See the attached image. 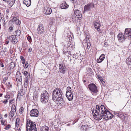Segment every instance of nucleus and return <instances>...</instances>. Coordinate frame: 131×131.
I'll return each mask as SVG.
<instances>
[{
    "instance_id": "6ab92c4d",
    "label": "nucleus",
    "mask_w": 131,
    "mask_h": 131,
    "mask_svg": "<svg viewBox=\"0 0 131 131\" xmlns=\"http://www.w3.org/2000/svg\"><path fill=\"white\" fill-rule=\"evenodd\" d=\"M66 96L69 101H72L73 99L72 93L71 92H66Z\"/></svg>"
},
{
    "instance_id": "c756f323",
    "label": "nucleus",
    "mask_w": 131,
    "mask_h": 131,
    "mask_svg": "<svg viewBox=\"0 0 131 131\" xmlns=\"http://www.w3.org/2000/svg\"><path fill=\"white\" fill-rule=\"evenodd\" d=\"M15 35L16 36H18L20 35V31L19 30H17L15 32Z\"/></svg>"
},
{
    "instance_id": "a19ab883",
    "label": "nucleus",
    "mask_w": 131,
    "mask_h": 131,
    "mask_svg": "<svg viewBox=\"0 0 131 131\" xmlns=\"http://www.w3.org/2000/svg\"><path fill=\"white\" fill-rule=\"evenodd\" d=\"M15 22L16 24L18 25H20L21 23L20 21L18 19L15 20Z\"/></svg>"
},
{
    "instance_id": "58836bf2",
    "label": "nucleus",
    "mask_w": 131,
    "mask_h": 131,
    "mask_svg": "<svg viewBox=\"0 0 131 131\" xmlns=\"http://www.w3.org/2000/svg\"><path fill=\"white\" fill-rule=\"evenodd\" d=\"M20 58L22 61V63H23V64H24L25 63V59L24 58V57L23 56H21L20 57Z\"/></svg>"
},
{
    "instance_id": "dca6fc26",
    "label": "nucleus",
    "mask_w": 131,
    "mask_h": 131,
    "mask_svg": "<svg viewBox=\"0 0 131 131\" xmlns=\"http://www.w3.org/2000/svg\"><path fill=\"white\" fill-rule=\"evenodd\" d=\"M52 9L51 8L46 7H44L43 12L45 14L47 15L51 14L52 12Z\"/></svg>"
},
{
    "instance_id": "423d86ee",
    "label": "nucleus",
    "mask_w": 131,
    "mask_h": 131,
    "mask_svg": "<svg viewBox=\"0 0 131 131\" xmlns=\"http://www.w3.org/2000/svg\"><path fill=\"white\" fill-rule=\"evenodd\" d=\"M88 88L93 95H96L98 92L97 87L94 84L92 83L88 85Z\"/></svg>"
},
{
    "instance_id": "2f4dec72",
    "label": "nucleus",
    "mask_w": 131,
    "mask_h": 131,
    "mask_svg": "<svg viewBox=\"0 0 131 131\" xmlns=\"http://www.w3.org/2000/svg\"><path fill=\"white\" fill-rule=\"evenodd\" d=\"M127 63L128 64H130L131 63V56H129L126 60Z\"/></svg>"
},
{
    "instance_id": "5701e85b",
    "label": "nucleus",
    "mask_w": 131,
    "mask_h": 131,
    "mask_svg": "<svg viewBox=\"0 0 131 131\" xmlns=\"http://www.w3.org/2000/svg\"><path fill=\"white\" fill-rule=\"evenodd\" d=\"M69 5L67 4L66 2L62 3L60 5L61 8L63 9H66L68 7Z\"/></svg>"
},
{
    "instance_id": "1a4fd4ad",
    "label": "nucleus",
    "mask_w": 131,
    "mask_h": 131,
    "mask_svg": "<svg viewBox=\"0 0 131 131\" xmlns=\"http://www.w3.org/2000/svg\"><path fill=\"white\" fill-rule=\"evenodd\" d=\"M82 17V14L81 12L78 10H76L74 11L73 15V19L74 20L75 19V18H77L80 19Z\"/></svg>"
},
{
    "instance_id": "7ed1b4c3",
    "label": "nucleus",
    "mask_w": 131,
    "mask_h": 131,
    "mask_svg": "<svg viewBox=\"0 0 131 131\" xmlns=\"http://www.w3.org/2000/svg\"><path fill=\"white\" fill-rule=\"evenodd\" d=\"M26 130L27 131H37L35 123L30 120H27L26 122Z\"/></svg>"
},
{
    "instance_id": "c03bdc74",
    "label": "nucleus",
    "mask_w": 131,
    "mask_h": 131,
    "mask_svg": "<svg viewBox=\"0 0 131 131\" xmlns=\"http://www.w3.org/2000/svg\"><path fill=\"white\" fill-rule=\"evenodd\" d=\"M10 127V126L9 125V124L8 125H7L6 127H5V129L6 130H8V128Z\"/></svg>"
},
{
    "instance_id": "39448f33",
    "label": "nucleus",
    "mask_w": 131,
    "mask_h": 131,
    "mask_svg": "<svg viewBox=\"0 0 131 131\" xmlns=\"http://www.w3.org/2000/svg\"><path fill=\"white\" fill-rule=\"evenodd\" d=\"M100 108L101 113H99V114H98L96 115V116H94V117H95L97 120L99 121L101 120L102 118V115H103V114L107 110V108L103 105H101Z\"/></svg>"
},
{
    "instance_id": "09e8293b",
    "label": "nucleus",
    "mask_w": 131,
    "mask_h": 131,
    "mask_svg": "<svg viewBox=\"0 0 131 131\" xmlns=\"http://www.w3.org/2000/svg\"><path fill=\"white\" fill-rule=\"evenodd\" d=\"M32 49L30 47H29L28 50V51L29 52H30L31 51H32Z\"/></svg>"
},
{
    "instance_id": "ea45409f",
    "label": "nucleus",
    "mask_w": 131,
    "mask_h": 131,
    "mask_svg": "<svg viewBox=\"0 0 131 131\" xmlns=\"http://www.w3.org/2000/svg\"><path fill=\"white\" fill-rule=\"evenodd\" d=\"M24 109V108L23 107H21L20 108L19 111L20 114H21L23 112Z\"/></svg>"
},
{
    "instance_id": "680f3d73",
    "label": "nucleus",
    "mask_w": 131,
    "mask_h": 131,
    "mask_svg": "<svg viewBox=\"0 0 131 131\" xmlns=\"http://www.w3.org/2000/svg\"><path fill=\"white\" fill-rule=\"evenodd\" d=\"M102 83L103 84V85L104 86V85L105 84V82L104 81H103V82H102Z\"/></svg>"
},
{
    "instance_id": "8fccbe9b",
    "label": "nucleus",
    "mask_w": 131,
    "mask_h": 131,
    "mask_svg": "<svg viewBox=\"0 0 131 131\" xmlns=\"http://www.w3.org/2000/svg\"><path fill=\"white\" fill-rule=\"evenodd\" d=\"M17 119H16V120L15 125H16V127H18V126L19 124L18 123H17Z\"/></svg>"
},
{
    "instance_id": "20e7f679",
    "label": "nucleus",
    "mask_w": 131,
    "mask_h": 131,
    "mask_svg": "<svg viewBox=\"0 0 131 131\" xmlns=\"http://www.w3.org/2000/svg\"><path fill=\"white\" fill-rule=\"evenodd\" d=\"M41 102L45 104L48 101L49 95L47 91H43L41 93Z\"/></svg>"
},
{
    "instance_id": "f03ea898",
    "label": "nucleus",
    "mask_w": 131,
    "mask_h": 131,
    "mask_svg": "<svg viewBox=\"0 0 131 131\" xmlns=\"http://www.w3.org/2000/svg\"><path fill=\"white\" fill-rule=\"evenodd\" d=\"M73 45H70L68 47H66L65 45H64V47H63V51L64 54L65 53H68L70 54L69 56V55H68V57H69L68 59L71 60V58L70 57L72 55V54H73L74 53V50L72 48Z\"/></svg>"
},
{
    "instance_id": "aec40b11",
    "label": "nucleus",
    "mask_w": 131,
    "mask_h": 131,
    "mask_svg": "<svg viewBox=\"0 0 131 131\" xmlns=\"http://www.w3.org/2000/svg\"><path fill=\"white\" fill-rule=\"evenodd\" d=\"M105 56L104 54H102L99 57V59H97V62L98 63H100L102 62L104 60Z\"/></svg>"
},
{
    "instance_id": "f257e3e1",
    "label": "nucleus",
    "mask_w": 131,
    "mask_h": 131,
    "mask_svg": "<svg viewBox=\"0 0 131 131\" xmlns=\"http://www.w3.org/2000/svg\"><path fill=\"white\" fill-rule=\"evenodd\" d=\"M62 91L60 88L55 89L52 93V99L53 101H58L59 103L63 102Z\"/></svg>"
},
{
    "instance_id": "338daca9",
    "label": "nucleus",
    "mask_w": 131,
    "mask_h": 131,
    "mask_svg": "<svg viewBox=\"0 0 131 131\" xmlns=\"http://www.w3.org/2000/svg\"><path fill=\"white\" fill-rule=\"evenodd\" d=\"M10 87H12V84H10Z\"/></svg>"
},
{
    "instance_id": "774afa93",
    "label": "nucleus",
    "mask_w": 131,
    "mask_h": 131,
    "mask_svg": "<svg viewBox=\"0 0 131 131\" xmlns=\"http://www.w3.org/2000/svg\"><path fill=\"white\" fill-rule=\"evenodd\" d=\"M6 12H7V13H8V12H9V11L8 10H6Z\"/></svg>"
},
{
    "instance_id": "69168bd1",
    "label": "nucleus",
    "mask_w": 131,
    "mask_h": 131,
    "mask_svg": "<svg viewBox=\"0 0 131 131\" xmlns=\"http://www.w3.org/2000/svg\"><path fill=\"white\" fill-rule=\"evenodd\" d=\"M3 94L2 93L0 94V97L2 96Z\"/></svg>"
},
{
    "instance_id": "6e6552de",
    "label": "nucleus",
    "mask_w": 131,
    "mask_h": 131,
    "mask_svg": "<svg viewBox=\"0 0 131 131\" xmlns=\"http://www.w3.org/2000/svg\"><path fill=\"white\" fill-rule=\"evenodd\" d=\"M94 7L93 3H90L85 5L84 7L83 12H88L91 10V8Z\"/></svg>"
},
{
    "instance_id": "473e14b6",
    "label": "nucleus",
    "mask_w": 131,
    "mask_h": 131,
    "mask_svg": "<svg viewBox=\"0 0 131 131\" xmlns=\"http://www.w3.org/2000/svg\"><path fill=\"white\" fill-rule=\"evenodd\" d=\"M23 89L20 90L19 91V93L18 94V96H19V95L21 96H22L24 94V92H23Z\"/></svg>"
},
{
    "instance_id": "2eb2a0df",
    "label": "nucleus",
    "mask_w": 131,
    "mask_h": 131,
    "mask_svg": "<svg viewBox=\"0 0 131 131\" xmlns=\"http://www.w3.org/2000/svg\"><path fill=\"white\" fill-rule=\"evenodd\" d=\"M9 38L13 44H15L18 42L17 38L15 35H12L9 36Z\"/></svg>"
},
{
    "instance_id": "4468645a",
    "label": "nucleus",
    "mask_w": 131,
    "mask_h": 131,
    "mask_svg": "<svg viewBox=\"0 0 131 131\" xmlns=\"http://www.w3.org/2000/svg\"><path fill=\"white\" fill-rule=\"evenodd\" d=\"M38 111L36 109H33L30 112V115L31 116L37 117L38 116Z\"/></svg>"
},
{
    "instance_id": "e2e57ef3",
    "label": "nucleus",
    "mask_w": 131,
    "mask_h": 131,
    "mask_svg": "<svg viewBox=\"0 0 131 131\" xmlns=\"http://www.w3.org/2000/svg\"><path fill=\"white\" fill-rule=\"evenodd\" d=\"M10 82H8V83H7V85H8V86L10 84Z\"/></svg>"
},
{
    "instance_id": "5fc2aeb1",
    "label": "nucleus",
    "mask_w": 131,
    "mask_h": 131,
    "mask_svg": "<svg viewBox=\"0 0 131 131\" xmlns=\"http://www.w3.org/2000/svg\"><path fill=\"white\" fill-rule=\"evenodd\" d=\"M107 45L108 44L107 42H105L104 44V46L105 47H106Z\"/></svg>"
},
{
    "instance_id": "cd10ccee",
    "label": "nucleus",
    "mask_w": 131,
    "mask_h": 131,
    "mask_svg": "<svg viewBox=\"0 0 131 131\" xmlns=\"http://www.w3.org/2000/svg\"><path fill=\"white\" fill-rule=\"evenodd\" d=\"M87 70L88 73L89 74H92L93 72L91 68H87Z\"/></svg>"
},
{
    "instance_id": "9b49d317",
    "label": "nucleus",
    "mask_w": 131,
    "mask_h": 131,
    "mask_svg": "<svg viewBox=\"0 0 131 131\" xmlns=\"http://www.w3.org/2000/svg\"><path fill=\"white\" fill-rule=\"evenodd\" d=\"M118 40L121 43L124 42L125 40L127 38L122 33H119L117 36Z\"/></svg>"
},
{
    "instance_id": "3c124183",
    "label": "nucleus",
    "mask_w": 131,
    "mask_h": 131,
    "mask_svg": "<svg viewBox=\"0 0 131 131\" xmlns=\"http://www.w3.org/2000/svg\"><path fill=\"white\" fill-rule=\"evenodd\" d=\"M5 97L7 99H9L10 97V96L9 95H6L5 96Z\"/></svg>"
},
{
    "instance_id": "603ef678",
    "label": "nucleus",
    "mask_w": 131,
    "mask_h": 131,
    "mask_svg": "<svg viewBox=\"0 0 131 131\" xmlns=\"http://www.w3.org/2000/svg\"><path fill=\"white\" fill-rule=\"evenodd\" d=\"M8 100L7 99H6L5 100V101H3V103H4L5 104H6V103L8 102Z\"/></svg>"
},
{
    "instance_id": "f704fd0d",
    "label": "nucleus",
    "mask_w": 131,
    "mask_h": 131,
    "mask_svg": "<svg viewBox=\"0 0 131 131\" xmlns=\"http://www.w3.org/2000/svg\"><path fill=\"white\" fill-rule=\"evenodd\" d=\"M71 54L72 55L73 54V58H74L75 59H76L78 58V56L77 53H76L75 54L74 53L73 54Z\"/></svg>"
},
{
    "instance_id": "a18cd8bd",
    "label": "nucleus",
    "mask_w": 131,
    "mask_h": 131,
    "mask_svg": "<svg viewBox=\"0 0 131 131\" xmlns=\"http://www.w3.org/2000/svg\"><path fill=\"white\" fill-rule=\"evenodd\" d=\"M10 66H12L11 67H10L11 68H13L14 67V63L13 62H11L10 63Z\"/></svg>"
},
{
    "instance_id": "79ce46f5",
    "label": "nucleus",
    "mask_w": 131,
    "mask_h": 131,
    "mask_svg": "<svg viewBox=\"0 0 131 131\" xmlns=\"http://www.w3.org/2000/svg\"><path fill=\"white\" fill-rule=\"evenodd\" d=\"M67 90L66 92H71V88L70 87H68L67 88Z\"/></svg>"
},
{
    "instance_id": "c9c22d12",
    "label": "nucleus",
    "mask_w": 131,
    "mask_h": 131,
    "mask_svg": "<svg viewBox=\"0 0 131 131\" xmlns=\"http://www.w3.org/2000/svg\"><path fill=\"white\" fill-rule=\"evenodd\" d=\"M1 123L2 125L5 126L7 124V122L5 121V120H2Z\"/></svg>"
},
{
    "instance_id": "0e129e2a",
    "label": "nucleus",
    "mask_w": 131,
    "mask_h": 131,
    "mask_svg": "<svg viewBox=\"0 0 131 131\" xmlns=\"http://www.w3.org/2000/svg\"><path fill=\"white\" fill-rule=\"evenodd\" d=\"M3 0L4 1L7 2H8V0Z\"/></svg>"
},
{
    "instance_id": "de8ad7c7",
    "label": "nucleus",
    "mask_w": 131,
    "mask_h": 131,
    "mask_svg": "<svg viewBox=\"0 0 131 131\" xmlns=\"http://www.w3.org/2000/svg\"><path fill=\"white\" fill-rule=\"evenodd\" d=\"M14 99L10 100L9 101V103L11 104H12L14 103Z\"/></svg>"
},
{
    "instance_id": "bf43d9fd",
    "label": "nucleus",
    "mask_w": 131,
    "mask_h": 131,
    "mask_svg": "<svg viewBox=\"0 0 131 131\" xmlns=\"http://www.w3.org/2000/svg\"><path fill=\"white\" fill-rule=\"evenodd\" d=\"M9 41L6 40V41L5 43L6 44H8L9 43Z\"/></svg>"
},
{
    "instance_id": "ddd939ff",
    "label": "nucleus",
    "mask_w": 131,
    "mask_h": 131,
    "mask_svg": "<svg viewBox=\"0 0 131 131\" xmlns=\"http://www.w3.org/2000/svg\"><path fill=\"white\" fill-rule=\"evenodd\" d=\"M124 35L128 39L131 38V29L128 28L125 29L124 32Z\"/></svg>"
},
{
    "instance_id": "6e6d98bb",
    "label": "nucleus",
    "mask_w": 131,
    "mask_h": 131,
    "mask_svg": "<svg viewBox=\"0 0 131 131\" xmlns=\"http://www.w3.org/2000/svg\"><path fill=\"white\" fill-rule=\"evenodd\" d=\"M2 13H0V20L2 19Z\"/></svg>"
},
{
    "instance_id": "e433bc0d",
    "label": "nucleus",
    "mask_w": 131,
    "mask_h": 131,
    "mask_svg": "<svg viewBox=\"0 0 131 131\" xmlns=\"http://www.w3.org/2000/svg\"><path fill=\"white\" fill-rule=\"evenodd\" d=\"M27 39L28 41L30 43H31L32 42V40L31 37L28 35Z\"/></svg>"
},
{
    "instance_id": "b1692460",
    "label": "nucleus",
    "mask_w": 131,
    "mask_h": 131,
    "mask_svg": "<svg viewBox=\"0 0 131 131\" xmlns=\"http://www.w3.org/2000/svg\"><path fill=\"white\" fill-rule=\"evenodd\" d=\"M31 0H24L23 3L25 4L27 7H28L31 5Z\"/></svg>"
},
{
    "instance_id": "c85d7f7f",
    "label": "nucleus",
    "mask_w": 131,
    "mask_h": 131,
    "mask_svg": "<svg viewBox=\"0 0 131 131\" xmlns=\"http://www.w3.org/2000/svg\"><path fill=\"white\" fill-rule=\"evenodd\" d=\"M81 129L82 131H86L87 129L85 125H82L81 127Z\"/></svg>"
},
{
    "instance_id": "4c0bfd02",
    "label": "nucleus",
    "mask_w": 131,
    "mask_h": 131,
    "mask_svg": "<svg viewBox=\"0 0 131 131\" xmlns=\"http://www.w3.org/2000/svg\"><path fill=\"white\" fill-rule=\"evenodd\" d=\"M24 75V76L26 77L29 74V76H30V74L29 73H28V72L27 71H25L23 73Z\"/></svg>"
},
{
    "instance_id": "0eeeda50",
    "label": "nucleus",
    "mask_w": 131,
    "mask_h": 131,
    "mask_svg": "<svg viewBox=\"0 0 131 131\" xmlns=\"http://www.w3.org/2000/svg\"><path fill=\"white\" fill-rule=\"evenodd\" d=\"M102 116H103V119H105L106 120L111 119L113 117V115L111 114L107 109V110Z\"/></svg>"
},
{
    "instance_id": "7c9ffc66",
    "label": "nucleus",
    "mask_w": 131,
    "mask_h": 131,
    "mask_svg": "<svg viewBox=\"0 0 131 131\" xmlns=\"http://www.w3.org/2000/svg\"><path fill=\"white\" fill-rule=\"evenodd\" d=\"M17 83L19 84H21L22 82V77L16 79Z\"/></svg>"
},
{
    "instance_id": "13d9d810",
    "label": "nucleus",
    "mask_w": 131,
    "mask_h": 131,
    "mask_svg": "<svg viewBox=\"0 0 131 131\" xmlns=\"http://www.w3.org/2000/svg\"><path fill=\"white\" fill-rule=\"evenodd\" d=\"M70 1H72L73 3H75L76 2L77 0H70Z\"/></svg>"
},
{
    "instance_id": "864d4df0",
    "label": "nucleus",
    "mask_w": 131,
    "mask_h": 131,
    "mask_svg": "<svg viewBox=\"0 0 131 131\" xmlns=\"http://www.w3.org/2000/svg\"><path fill=\"white\" fill-rule=\"evenodd\" d=\"M9 29L10 31L12 30H13V28L12 26L10 27L9 28Z\"/></svg>"
},
{
    "instance_id": "9d476101",
    "label": "nucleus",
    "mask_w": 131,
    "mask_h": 131,
    "mask_svg": "<svg viewBox=\"0 0 131 131\" xmlns=\"http://www.w3.org/2000/svg\"><path fill=\"white\" fill-rule=\"evenodd\" d=\"M100 106L99 105H97L95 108H93L92 110V113L93 114V115L94 116H96L99 113H101Z\"/></svg>"
},
{
    "instance_id": "412c9836",
    "label": "nucleus",
    "mask_w": 131,
    "mask_h": 131,
    "mask_svg": "<svg viewBox=\"0 0 131 131\" xmlns=\"http://www.w3.org/2000/svg\"><path fill=\"white\" fill-rule=\"evenodd\" d=\"M30 76H29V74L26 77H25L24 80V85L25 88L27 87V85L28 82V80Z\"/></svg>"
},
{
    "instance_id": "4d7b16f0",
    "label": "nucleus",
    "mask_w": 131,
    "mask_h": 131,
    "mask_svg": "<svg viewBox=\"0 0 131 131\" xmlns=\"http://www.w3.org/2000/svg\"><path fill=\"white\" fill-rule=\"evenodd\" d=\"M0 66L3 67H4V65L1 62V63H0Z\"/></svg>"
},
{
    "instance_id": "f8f14e48",
    "label": "nucleus",
    "mask_w": 131,
    "mask_h": 131,
    "mask_svg": "<svg viewBox=\"0 0 131 131\" xmlns=\"http://www.w3.org/2000/svg\"><path fill=\"white\" fill-rule=\"evenodd\" d=\"M16 112V107L15 105L13 104L12 106L11 110L9 114V115L10 119L12 118Z\"/></svg>"
},
{
    "instance_id": "72a5a7b5",
    "label": "nucleus",
    "mask_w": 131,
    "mask_h": 131,
    "mask_svg": "<svg viewBox=\"0 0 131 131\" xmlns=\"http://www.w3.org/2000/svg\"><path fill=\"white\" fill-rule=\"evenodd\" d=\"M88 41H89V39H88V40H87V49L89 50L91 46V44L90 42H88Z\"/></svg>"
},
{
    "instance_id": "a878e982",
    "label": "nucleus",
    "mask_w": 131,
    "mask_h": 131,
    "mask_svg": "<svg viewBox=\"0 0 131 131\" xmlns=\"http://www.w3.org/2000/svg\"><path fill=\"white\" fill-rule=\"evenodd\" d=\"M41 131H49V128L48 127L44 126L41 127Z\"/></svg>"
},
{
    "instance_id": "a211bd4d",
    "label": "nucleus",
    "mask_w": 131,
    "mask_h": 131,
    "mask_svg": "<svg viewBox=\"0 0 131 131\" xmlns=\"http://www.w3.org/2000/svg\"><path fill=\"white\" fill-rule=\"evenodd\" d=\"M59 71L62 73H65V71L66 70V68L64 65V64H59Z\"/></svg>"
},
{
    "instance_id": "393cba45",
    "label": "nucleus",
    "mask_w": 131,
    "mask_h": 131,
    "mask_svg": "<svg viewBox=\"0 0 131 131\" xmlns=\"http://www.w3.org/2000/svg\"><path fill=\"white\" fill-rule=\"evenodd\" d=\"M15 0H8L7 3L9 6L12 7L15 3Z\"/></svg>"
},
{
    "instance_id": "37998d69",
    "label": "nucleus",
    "mask_w": 131,
    "mask_h": 131,
    "mask_svg": "<svg viewBox=\"0 0 131 131\" xmlns=\"http://www.w3.org/2000/svg\"><path fill=\"white\" fill-rule=\"evenodd\" d=\"M96 76L101 81H102V78L99 74H97Z\"/></svg>"
},
{
    "instance_id": "4be33fe9",
    "label": "nucleus",
    "mask_w": 131,
    "mask_h": 131,
    "mask_svg": "<svg viewBox=\"0 0 131 131\" xmlns=\"http://www.w3.org/2000/svg\"><path fill=\"white\" fill-rule=\"evenodd\" d=\"M94 25L95 28L98 31H99L100 30L99 28L100 26V24L97 22H94Z\"/></svg>"
},
{
    "instance_id": "f3484780",
    "label": "nucleus",
    "mask_w": 131,
    "mask_h": 131,
    "mask_svg": "<svg viewBox=\"0 0 131 131\" xmlns=\"http://www.w3.org/2000/svg\"><path fill=\"white\" fill-rule=\"evenodd\" d=\"M44 28L42 24H40L38 27L37 30L39 33L43 34L44 31Z\"/></svg>"
},
{
    "instance_id": "49530a36",
    "label": "nucleus",
    "mask_w": 131,
    "mask_h": 131,
    "mask_svg": "<svg viewBox=\"0 0 131 131\" xmlns=\"http://www.w3.org/2000/svg\"><path fill=\"white\" fill-rule=\"evenodd\" d=\"M28 66V63H26L25 65L24 66V67L25 68H27Z\"/></svg>"
},
{
    "instance_id": "052dcab7",
    "label": "nucleus",
    "mask_w": 131,
    "mask_h": 131,
    "mask_svg": "<svg viewBox=\"0 0 131 131\" xmlns=\"http://www.w3.org/2000/svg\"><path fill=\"white\" fill-rule=\"evenodd\" d=\"M7 114H6L4 115V117H7Z\"/></svg>"
},
{
    "instance_id": "bb28decb",
    "label": "nucleus",
    "mask_w": 131,
    "mask_h": 131,
    "mask_svg": "<svg viewBox=\"0 0 131 131\" xmlns=\"http://www.w3.org/2000/svg\"><path fill=\"white\" fill-rule=\"evenodd\" d=\"M16 79L22 77L21 75L19 72H17L16 75Z\"/></svg>"
}]
</instances>
